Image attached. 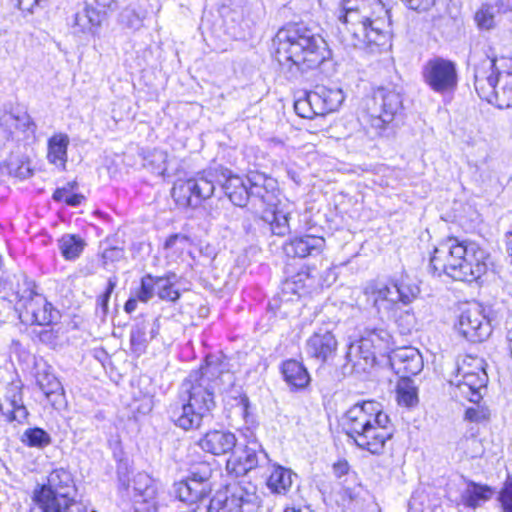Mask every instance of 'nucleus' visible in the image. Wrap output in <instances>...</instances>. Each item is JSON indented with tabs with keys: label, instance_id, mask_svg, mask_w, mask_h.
<instances>
[{
	"label": "nucleus",
	"instance_id": "1",
	"mask_svg": "<svg viewBox=\"0 0 512 512\" xmlns=\"http://www.w3.org/2000/svg\"><path fill=\"white\" fill-rule=\"evenodd\" d=\"M487 260L488 253L476 242L448 237L434 248L430 268L434 275L471 283L487 272Z\"/></svg>",
	"mask_w": 512,
	"mask_h": 512
},
{
	"label": "nucleus",
	"instance_id": "2",
	"mask_svg": "<svg viewBox=\"0 0 512 512\" xmlns=\"http://www.w3.org/2000/svg\"><path fill=\"white\" fill-rule=\"evenodd\" d=\"M220 185L221 191L236 206L243 207L248 202L247 178L234 175L222 166L208 168L196 177L177 183L172 188V197L181 207H198L203 200L210 198Z\"/></svg>",
	"mask_w": 512,
	"mask_h": 512
},
{
	"label": "nucleus",
	"instance_id": "3",
	"mask_svg": "<svg viewBox=\"0 0 512 512\" xmlns=\"http://www.w3.org/2000/svg\"><path fill=\"white\" fill-rule=\"evenodd\" d=\"M273 44L278 62L290 63L301 72L316 69L331 56L324 38L302 24L279 29Z\"/></svg>",
	"mask_w": 512,
	"mask_h": 512
},
{
	"label": "nucleus",
	"instance_id": "4",
	"mask_svg": "<svg viewBox=\"0 0 512 512\" xmlns=\"http://www.w3.org/2000/svg\"><path fill=\"white\" fill-rule=\"evenodd\" d=\"M478 96L500 109L512 108V59H498L491 46L471 53Z\"/></svg>",
	"mask_w": 512,
	"mask_h": 512
},
{
	"label": "nucleus",
	"instance_id": "5",
	"mask_svg": "<svg viewBox=\"0 0 512 512\" xmlns=\"http://www.w3.org/2000/svg\"><path fill=\"white\" fill-rule=\"evenodd\" d=\"M342 427L359 448L372 454H381L394 434L389 416L376 401L358 402L349 408L342 417Z\"/></svg>",
	"mask_w": 512,
	"mask_h": 512
},
{
	"label": "nucleus",
	"instance_id": "6",
	"mask_svg": "<svg viewBox=\"0 0 512 512\" xmlns=\"http://www.w3.org/2000/svg\"><path fill=\"white\" fill-rule=\"evenodd\" d=\"M360 11L339 14L338 20L342 27L338 28L341 34V41L347 45L360 49H370L385 46L389 40L386 27L389 22V11L376 12L370 5L369 12L365 15Z\"/></svg>",
	"mask_w": 512,
	"mask_h": 512
},
{
	"label": "nucleus",
	"instance_id": "7",
	"mask_svg": "<svg viewBox=\"0 0 512 512\" xmlns=\"http://www.w3.org/2000/svg\"><path fill=\"white\" fill-rule=\"evenodd\" d=\"M73 477L64 468L54 469L47 481L38 484L32 499L43 512H87L86 507L74 499Z\"/></svg>",
	"mask_w": 512,
	"mask_h": 512
},
{
	"label": "nucleus",
	"instance_id": "8",
	"mask_svg": "<svg viewBox=\"0 0 512 512\" xmlns=\"http://www.w3.org/2000/svg\"><path fill=\"white\" fill-rule=\"evenodd\" d=\"M487 382V374L480 362L477 361L474 369L467 365V359L457 366L456 374L450 380L454 386L453 394L455 397L466 398L473 404L465 410V420L479 423L489 418V409L480 404L482 391L486 390Z\"/></svg>",
	"mask_w": 512,
	"mask_h": 512
},
{
	"label": "nucleus",
	"instance_id": "9",
	"mask_svg": "<svg viewBox=\"0 0 512 512\" xmlns=\"http://www.w3.org/2000/svg\"><path fill=\"white\" fill-rule=\"evenodd\" d=\"M32 280L22 275L17 280L15 311L21 323L26 325L49 326L59 319V312L46 298L35 292Z\"/></svg>",
	"mask_w": 512,
	"mask_h": 512
},
{
	"label": "nucleus",
	"instance_id": "10",
	"mask_svg": "<svg viewBox=\"0 0 512 512\" xmlns=\"http://www.w3.org/2000/svg\"><path fill=\"white\" fill-rule=\"evenodd\" d=\"M221 373L213 357H207L206 365L197 371H192L182 382L179 396L193 404L195 409L203 407L205 414L209 416L215 407L214 389Z\"/></svg>",
	"mask_w": 512,
	"mask_h": 512
},
{
	"label": "nucleus",
	"instance_id": "11",
	"mask_svg": "<svg viewBox=\"0 0 512 512\" xmlns=\"http://www.w3.org/2000/svg\"><path fill=\"white\" fill-rule=\"evenodd\" d=\"M390 333L383 328H365L360 338L351 342L346 353L345 369L350 367V372L361 374L373 367L376 353L389 348Z\"/></svg>",
	"mask_w": 512,
	"mask_h": 512
},
{
	"label": "nucleus",
	"instance_id": "12",
	"mask_svg": "<svg viewBox=\"0 0 512 512\" xmlns=\"http://www.w3.org/2000/svg\"><path fill=\"white\" fill-rule=\"evenodd\" d=\"M402 95L394 88L379 87L374 90L371 105H368L371 126L383 130L401 113Z\"/></svg>",
	"mask_w": 512,
	"mask_h": 512
},
{
	"label": "nucleus",
	"instance_id": "13",
	"mask_svg": "<svg viewBox=\"0 0 512 512\" xmlns=\"http://www.w3.org/2000/svg\"><path fill=\"white\" fill-rule=\"evenodd\" d=\"M421 73L425 84L436 93H450L457 86V68L451 60L442 57L429 59Z\"/></svg>",
	"mask_w": 512,
	"mask_h": 512
},
{
	"label": "nucleus",
	"instance_id": "14",
	"mask_svg": "<svg viewBox=\"0 0 512 512\" xmlns=\"http://www.w3.org/2000/svg\"><path fill=\"white\" fill-rule=\"evenodd\" d=\"M367 305L372 307L381 318H391L399 307L396 289L391 278L371 280L362 289Z\"/></svg>",
	"mask_w": 512,
	"mask_h": 512
},
{
	"label": "nucleus",
	"instance_id": "15",
	"mask_svg": "<svg viewBox=\"0 0 512 512\" xmlns=\"http://www.w3.org/2000/svg\"><path fill=\"white\" fill-rule=\"evenodd\" d=\"M455 329L462 337L473 343L486 340L492 333L490 320L483 306L478 303L470 304L461 312Z\"/></svg>",
	"mask_w": 512,
	"mask_h": 512
},
{
	"label": "nucleus",
	"instance_id": "16",
	"mask_svg": "<svg viewBox=\"0 0 512 512\" xmlns=\"http://www.w3.org/2000/svg\"><path fill=\"white\" fill-rule=\"evenodd\" d=\"M264 461H268V456L261 445L254 441L242 448L233 449L226 462V469L229 474L239 477L247 474Z\"/></svg>",
	"mask_w": 512,
	"mask_h": 512
},
{
	"label": "nucleus",
	"instance_id": "17",
	"mask_svg": "<svg viewBox=\"0 0 512 512\" xmlns=\"http://www.w3.org/2000/svg\"><path fill=\"white\" fill-rule=\"evenodd\" d=\"M331 324L317 328L306 341L307 354L321 363L336 355L338 342L330 328Z\"/></svg>",
	"mask_w": 512,
	"mask_h": 512
},
{
	"label": "nucleus",
	"instance_id": "18",
	"mask_svg": "<svg viewBox=\"0 0 512 512\" xmlns=\"http://www.w3.org/2000/svg\"><path fill=\"white\" fill-rule=\"evenodd\" d=\"M170 420L179 428L188 431L200 428L203 420L208 416L202 407L195 409L193 404L179 396V399L168 407Z\"/></svg>",
	"mask_w": 512,
	"mask_h": 512
},
{
	"label": "nucleus",
	"instance_id": "19",
	"mask_svg": "<svg viewBox=\"0 0 512 512\" xmlns=\"http://www.w3.org/2000/svg\"><path fill=\"white\" fill-rule=\"evenodd\" d=\"M393 371L400 379H411L423 369V359L420 352L413 347H402L394 350L389 356Z\"/></svg>",
	"mask_w": 512,
	"mask_h": 512
},
{
	"label": "nucleus",
	"instance_id": "20",
	"mask_svg": "<svg viewBox=\"0 0 512 512\" xmlns=\"http://www.w3.org/2000/svg\"><path fill=\"white\" fill-rule=\"evenodd\" d=\"M248 199L257 198L267 206H276L278 202V183L276 179L260 172L247 175Z\"/></svg>",
	"mask_w": 512,
	"mask_h": 512
},
{
	"label": "nucleus",
	"instance_id": "21",
	"mask_svg": "<svg viewBox=\"0 0 512 512\" xmlns=\"http://www.w3.org/2000/svg\"><path fill=\"white\" fill-rule=\"evenodd\" d=\"M2 414L9 423L24 424L27 422L29 412L23 402L22 387L19 382H12L6 386Z\"/></svg>",
	"mask_w": 512,
	"mask_h": 512
},
{
	"label": "nucleus",
	"instance_id": "22",
	"mask_svg": "<svg viewBox=\"0 0 512 512\" xmlns=\"http://www.w3.org/2000/svg\"><path fill=\"white\" fill-rule=\"evenodd\" d=\"M197 444L204 452L221 456L231 453L236 448L237 438L234 433L227 430H210Z\"/></svg>",
	"mask_w": 512,
	"mask_h": 512
},
{
	"label": "nucleus",
	"instance_id": "23",
	"mask_svg": "<svg viewBox=\"0 0 512 512\" xmlns=\"http://www.w3.org/2000/svg\"><path fill=\"white\" fill-rule=\"evenodd\" d=\"M325 247V239L315 235L294 237L284 244L286 256L291 258H306L319 255Z\"/></svg>",
	"mask_w": 512,
	"mask_h": 512
},
{
	"label": "nucleus",
	"instance_id": "24",
	"mask_svg": "<svg viewBox=\"0 0 512 512\" xmlns=\"http://www.w3.org/2000/svg\"><path fill=\"white\" fill-rule=\"evenodd\" d=\"M101 13L93 10L86 2L73 15L71 27L74 34L94 35L101 27Z\"/></svg>",
	"mask_w": 512,
	"mask_h": 512
},
{
	"label": "nucleus",
	"instance_id": "25",
	"mask_svg": "<svg viewBox=\"0 0 512 512\" xmlns=\"http://www.w3.org/2000/svg\"><path fill=\"white\" fill-rule=\"evenodd\" d=\"M313 102L320 116L336 111L344 101V93L340 88L316 86L313 90Z\"/></svg>",
	"mask_w": 512,
	"mask_h": 512
},
{
	"label": "nucleus",
	"instance_id": "26",
	"mask_svg": "<svg viewBox=\"0 0 512 512\" xmlns=\"http://www.w3.org/2000/svg\"><path fill=\"white\" fill-rule=\"evenodd\" d=\"M281 372L291 390H302L308 386L311 380L304 365L294 359L284 361Z\"/></svg>",
	"mask_w": 512,
	"mask_h": 512
},
{
	"label": "nucleus",
	"instance_id": "27",
	"mask_svg": "<svg viewBox=\"0 0 512 512\" xmlns=\"http://www.w3.org/2000/svg\"><path fill=\"white\" fill-rule=\"evenodd\" d=\"M494 494L492 487L469 480L461 493V501L466 507L475 510L489 501Z\"/></svg>",
	"mask_w": 512,
	"mask_h": 512
},
{
	"label": "nucleus",
	"instance_id": "28",
	"mask_svg": "<svg viewBox=\"0 0 512 512\" xmlns=\"http://www.w3.org/2000/svg\"><path fill=\"white\" fill-rule=\"evenodd\" d=\"M296 477L297 475L291 469L274 464L267 478L266 485L272 493L286 495L290 491Z\"/></svg>",
	"mask_w": 512,
	"mask_h": 512
},
{
	"label": "nucleus",
	"instance_id": "29",
	"mask_svg": "<svg viewBox=\"0 0 512 512\" xmlns=\"http://www.w3.org/2000/svg\"><path fill=\"white\" fill-rule=\"evenodd\" d=\"M69 142L68 135L64 133L54 134L48 139L47 160L61 171L66 170Z\"/></svg>",
	"mask_w": 512,
	"mask_h": 512
},
{
	"label": "nucleus",
	"instance_id": "30",
	"mask_svg": "<svg viewBox=\"0 0 512 512\" xmlns=\"http://www.w3.org/2000/svg\"><path fill=\"white\" fill-rule=\"evenodd\" d=\"M178 281L179 277L172 272L162 277H156V295L161 300L175 302L180 297L177 288Z\"/></svg>",
	"mask_w": 512,
	"mask_h": 512
},
{
	"label": "nucleus",
	"instance_id": "31",
	"mask_svg": "<svg viewBox=\"0 0 512 512\" xmlns=\"http://www.w3.org/2000/svg\"><path fill=\"white\" fill-rule=\"evenodd\" d=\"M85 245V241L80 236L74 234H65L58 240L61 255L70 261L80 256Z\"/></svg>",
	"mask_w": 512,
	"mask_h": 512
},
{
	"label": "nucleus",
	"instance_id": "32",
	"mask_svg": "<svg viewBox=\"0 0 512 512\" xmlns=\"http://www.w3.org/2000/svg\"><path fill=\"white\" fill-rule=\"evenodd\" d=\"M391 281L394 289H396L399 304L409 305L418 297L420 288L416 283L403 277L400 279L391 278Z\"/></svg>",
	"mask_w": 512,
	"mask_h": 512
},
{
	"label": "nucleus",
	"instance_id": "33",
	"mask_svg": "<svg viewBox=\"0 0 512 512\" xmlns=\"http://www.w3.org/2000/svg\"><path fill=\"white\" fill-rule=\"evenodd\" d=\"M20 440L25 446L37 449H44L52 443L50 434L40 427L26 429Z\"/></svg>",
	"mask_w": 512,
	"mask_h": 512
},
{
	"label": "nucleus",
	"instance_id": "34",
	"mask_svg": "<svg viewBox=\"0 0 512 512\" xmlns=\"http://www.w3.org/2000/svg\"><path fill=\"white\" fill-rule=\"evenodd\" d=\"M264 220L269 224L274 235L284 236L290 231L289 214L282 210L266 211Z\"/></svg>",
	"mask_w": 512,
	"mask_h": 512
},
{
	"label": "nucleus",
	"instance_id": "35",
	"mask_svg": "<svg viewBox=\"0 0 512 512\" xmlns=\"http://www.w3.org/2000/svg\"><path fill=\"white\" fill-rule=\"evenodd\" d=\"M370 5L372 9H376V12H385V6L381 0H342L339 14L360 11L365 16L369 12Z\"/></svg>",
	"mask_w": 512,
	"mask_h": 512
},
{
	"label": "nucleus",
	"instance_id": "36",
	"mask_svg": "<svg viewBox=\"0 0 512 512\" xmlns=\"http://www.w3.org/2000/svg\"><path fill=\"white\" fill-rule=\"evenodd\" d=\"M397 400L400 405L414 407L418 403V392L411 379H400L397 385Z\"/></svg>",
	"mask_w": 512,
	"mask_h": 512
},
{
	"label": "nucleus",
	"instance_id": "37",
	"mask_svg": "<svg viewBox=\"0 0 512 512\" xmlns=\"http://www.w3.org/2000/svg\"><path fill=\"white\" fill-rule=\"evenodd\" d=\"M497 13L492 3H483L476 11L474 19L482 30H491L496 26Z\"/></svg>",
	"mask_w": 512,
	"mask_h": 512
},
{
	"label": "nucleus",
	"instance_id": "38",
	"mask_svg": "<svg viewBox=\"0 0 512 512\" xmlns=\"http://www.w3.org/2000/svg\"><path fill=\"white\" fill-rule=\"evenodd\" d=\"M37 384L47 399L52 396H59L62 394L63 387L60 381L53 374H39L37 377Z\"/></svg>",
	"mask_w": 512,
	"mask_h": 512
},
{
	"label": "nucleus",
	"instance_id": "39",
	"mask_svg": "<svg viewBox=\"0 0 512 512\" xmlns=\"http://www.w3.org/2000/svg\"><path fill=\"white\" fill-rule=\"evenodd\" d=\"M148 326L149 323L145 319H140L137 320L135 325L132 327L130 332V342L135 351L143 350L149 342V338L147 337Z\"/></svg>",
	"mask_w": 512,
	"mask_h": 512
},
{
	"label": "nucleus",
	"instance_id": "40",
	"mask_svg": "<svg viewBox=\"0 0 512 512\" xmlns=\"http://www.w3.org/2000/svg\"><path fill=\"white\" fill-rule=\"evenodd\" d=\"M77 186L76 182L68 183L66 186L57 188L52 199L56 202L64 201L68 206L77 207L81 204L84 196L77 193H72L74 188Z\"/></svg>",
	"mask_w": 512,
	"mask_h": 512
},
{
	"label": "nucleus",
	"instance_id": "41",
	"mask_svg": "<svg viewBox=\"0 0 512 512\" xmlns=\"http://www.w3.org/2000/svg\"><path fill=\"white\" fill-rule=\"evenodd\" d=\"M167 153L162 150H153L146 158L144 167L156 175H164L167 171Z\"/></svg>",
	"mask_w": 512,
	"mask_h": 512
},
{
	"label": "nucleus",
	"instance_id": "42",
	"mask_svg": "<svg viewBox=\"0 0 512 512\" xmlns=\"http://www.w3.org/2000/svg\"><path fill=\"white\" fill-rule=\"evenodd\" d=\"M174 494L182 502L189 504L197 503L204 500L200 492L190 486L184 480H181L174 484Z\"/></svg>",
	"mask_w": 512,
	"mask_h": 512
},
{
	"label": "nucleus",
	"instance_id": "43",
	"mask_svg": "<svg viewBox=\"0 0 512 512\" xmlns=\"http://www.w3.org/2000/svg\"><path fill=\"white\" fill-rule=\"evenodd\" d=\"M241 503L240 499L232 496L221 499L214 497L210 500L207 512H240Z\"/></svg>",
	"mask_w": 512,
	"mask_h": 512
},
{
	"label": "nucleus",
	"instance_id": "44",
	"mask_svg": "<svg viewBox=\"0 0 512 512\" xmlns=\"http://www.w3.org/2000/svg\"><path fill=\"white\" fill-rule=\"evenodd\" d=\"M313 96V91H310L295 101L294 109L297 115L307 119H313L315 116H320L314 106V102L312 100Z\"/></svg>",
	"mask_w": 512,
	"mask_h": 512
},
{
	"label": "nucleus",
	"instance_id": "45",
	"mask_svg": "<svg viewBox=\"0 0 512 512\" xmlns=\"http://www.w3.org/2000/svg\"><path fill=\"white\" fill-rule=\"evenodd\" d=\"M14 127H17L16 115L4 113L0 117V145L12 138Z\"/></svg>",
	"mask_w": 512,
	"mask_h": 512
},
{
	"label": "nucleus",
	"instance_id": "46",
	"mask_svg": "<svg viewBox=\"0 0 512 512\" xmlns=\"http://www.w3.org/2000/svg\"><path fill=\"white\" fill-rule=\"evenodd\" d=\"M156 294V277L150 274L145 275L141 280V286L136 294L137 299L142 302L149 301Z\"/></svg>",
	"mask_w": 512,
	"mask_h": 512
},
{
	"label": "nucleus",
	"instance_id": "47",
	"mask_svg": "<svg viewBox=\"0 0 512 512\" xmlns=\"http://www.w3.org/2000/svg\"><path fill=\"white\" fill-rule=\"evenodd\" d=\"M213 468L207 461L193 463L189 469V475L192 478L201 480L202 482H211Z\"/></svg>",
	"mask_w": 512,
	"mask_h": 512
},
{
	"label": "nucleus",
	"instance_id": "48",
	"mask_svg": "<svg viewBox=\"0 0 512 512\" xmlns=\"http://www.w3.org/2000/svg\"><path fill=\"white\" fill-rule=\"evenodd\" d=\"M61 337V328L55 327L53 324L49 325L48 328H43L38 332L39 340L50 347H55Z\"/></svg>",
	"mask_w": 512,
	"mask_h": 512
},
{
	"label": "nucleus",
	"instance_id": "49",
	"mask_svg": "<svg viewBox=\"0 0 512 512\" xmlns=\"http://www.w3.org/2000/svg\"><path fill=\"white\" fill-rule=\"evenodd\" d=\"M303 274L299 273L296 276L286 279L282 284V293L293 294L300 296L301 290L304 289Z\"/></svg>",
	"mask_w": 512,
	"mask_h": 512
},
{
	"label": "nucleus",
	"instance_id": "50",
	"mask_svg": "<svg viewBox=\"0 0 512 512\" xmlns=\"http://www.w3.org/2000/svg\"><path fill=\"white\" fill-rule=\"evenodd\" d=\"M93 10L101 13V19L104 20L108 12L114 11L117 7L116 0H85Z\"/></svg>",
	"mask_w": 512,
	"mask_h": 512
},
{
	"label": "nucleus",
	"instance_id": "51",
	"mask_svg": "<svg viewBox=\"0 0 512 512\" xmlns=\"http://www.w3.org/2000/svg\"><path fill=\"white\" fill-rule=\"evenodd\" d=\"M498 501L504 512H512V478H508L499 492Z\"/></svg>",
	"mask_w": 512,
	"mask_h": 512
},
{
	"label": "nucleus",
	"instance_id": "52",
	"mask_svg": "<svg viewBox=\"0 0 512 512\" xmlns=\"http://www.w3.org/2000/svg\"><path fill=\"white\" fill-rule=\"evenodd\" d=\"M151 483L152 479L148 474L137 473L132 480L133 490L139 495H149Z\"/></svg>",
	"mask_w": 512,
	"mask_h": 512
},
{
	"label": "nucleus",
	"instance_id": "53",
	"mask_svg": "<svg viewBox=\"0 0 512 512\" xmlns=\"http://www.w3.org/2000/svg\"><path fill=\"white\" fill-rule=\"evenodd\" d=\"M115 287L116 280L109 278L105 292L97 299V312L101 310L102 317H105L108 312L109 299Z\"/></svg>",
	"mask_w": 512,
	"mask_h": 512
},
{
	"label": "nucleus",
	"instance_id": "54",
	"mask_svg": "<svg viewBox=\"0 0 512 512\" xmlns=\"http://www.w3.org/2000/svg\"><path fill=\"white\" fill-rule=\"evenodd\" d=\"M395 321L402 334L410 333L416 324L414 315L409 311H405L402 315L397 317Z\"/></svg>",
	"mask_w": 512,
	"mask_h": 512
},
{
	"label": "nucleus",
	"instance_id": "55",
	"mask_svg": "<svg viewBox=\"0 0 512 512\" xmlns=\"http://www.w3.org/2000/svg\"><path fill=\"white\" fill-rule=\"evenodd\" d=\"M49 0H16L17 7L27 13H34L37 8H44Z\"/></svg>",
	"mask_w": 512,
	"mask_h": 512
},
{
	"label": "nucleus",
	"instance_id": "56",
	"mask_svg": "<svg viewBox=\"0 0 512 512\" xmlns=\"http://www.w3.org/2000/svg\"><path fill=\"white\" fill-rule=\"evenodd\" d=\"M184 481L188 483L190 486H193L194 489H197L204 499L207 498L212 491L211 482H202L201 480L192 478L190 476H187V478L184 479Z\"/></svg>",
	"mask_w": 512,
	"mask_h": 512
},
{
	"label": "nucleus",
	"instance_id": "57",
	"mask_svg": "<svg viewBox=\"0 0 512 512\" xmlns=\"http://www.w3.org/2000/svg\"><path fill=\"white\" fill-rule=\"evenodd\" d=\"M409 9L427 11L434 6L436 0H401Z\"/></svg>",
	"mask_w": 512,
	"mask_h": 512
},
{
	"label": "nucleus",
	"instance_id": "58",
	"mask_svg": "<svg viewBox=\"0 0 512 512\" xmlns=\"http://www.w3.org/2000/svg\"><path fill=\"white\" fill-rule=\"evenodd\" d=\"M17 119V127H14L15 129H20L22 131H29L31 130L34 132L35 130V124L32 122L30 116L26 113L22 115H16Z\"/></svg>",
	"mask_w": 512,
	"mask_h": 512
},
{
	"label": "nucleus",
	"instance_id": "59",
	"mask_svg": "<svg viewBox=\"0 0 512 512\" xmlns=\"http://www.w3.org/2000/svg\"><path fill=\"white\" fill-rule=\"evenodd\" d=\"M123 250L119 247H110L103 251L102 257L105 261H116L122 258Z\"/></svg>",
	"mask_w": 512,
	"mask_h": 512
},
{
	"label": "nucleus",
	"instance_id": "60",
	"mask_svg": "<svg viewBox=\"0 0 512 512\" xmlns=\"http://www.w3.org/2000/svg\"><path fill=\"white\" fill-rule=\"evenodd\" d=\"M187 241H188L187 236L181 235V234H173L167 238L164 246L166 249H170V248L177 246L178 243L181 245H184Z\"/></svg>",
	"mask_w": 512,
	"mask_h": 512
},
{
	"label": "nucleus",
	"instance_id": "61",
	"mask_svg": "<svg viewBox=\"0 0 512 512\" xmlns=\"http://www.w3.org/2000/svg\"><path fill=\"white\" fill-rule=\"evenodd\" d=\"M492 5L498 15L512 11V0H496Z\"/></svg>",
	"mask_w": 512,
	"mask_h": 512
},
{
	"label": "nucleus",
	"instance_id": "62",
	"mask_svg": "<svg viewBox=\"0 0 512 512\" xmlns=\"http://www.w3.org/2000/svg\"><path fill=\"white\" fill-rule=\"evenodd\" d=\"M349 471V464L347 461H338L333 465V472L337 477L346 475Z\"/></svg>",
	"mask_w": 512,
	"mask_h": 512
},
{
	"label": "nucleus",
	"instance_id": "63",
	"mask_svg": "<svg viewBox=\"0 0 512 512\" xmlns=\"http://www.w3.org/2000/svg\"><path fill=\"white\" fill-rule=\"evenodd\" d=\"M136 308H137V299H135V298H129L124 305V310L127 313H132L133 311H135Z\"/></svg>",
	"mask_w": 512,
	"mask_h": 512
},
{
	"label": "nucleus",
	"instance_id": "64",
	"mask_svg": "<svg viewBox=\"0 0 512 512\" xmlns=\"http://www.w3.org/2000/svg\"><path fill=\"white\" fill-rule=\"evenodd\" d=\"M158 320H154L152 326H151V329L149 331V341L152 340L157 334H158V330H159V325H158Z\"/></svg>",
	"mask_w": 512,
	"mask_h": 512
}]
</instances>
